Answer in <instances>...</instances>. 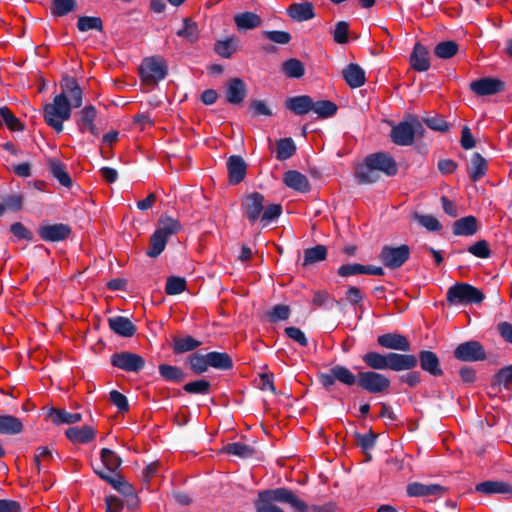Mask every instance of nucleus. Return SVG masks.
Wrapping results in <instances>:
<instances>
[{"label": "nucleus", "instance_id": "423d86ee", "mask_svg": "<svg viewBox=\"0 0 512 512\" xmlns=\"http://www.w3.org/2000/svg\"><path fill=\"white\" fill-rule=\"evenodd\" d=\"M318 380L326 390H329L336 381L346 386H353L359 383V372L355 375L348 367L335 365L328 373H319Z\"/></svg>", "mask_w": 512, "mask_h": 512}, {"label": "nucleus", "instance_id": "2f4dec72", "mask_svg": "<svg viewBox=\"0 0 512 512\" xmlns=\"http://www.w3.org/2000/svg\"><path fill=\"white\" fill-rule=\"evenodd\" d=\"M49 173L55 178L63 187L71 188L72 179L66 170V166L57 158H49L47 161Z\"/></svg>", "mask_w": 512, "mask_h": 512}, {"label": "nucleus", "instance_id": "dca6fc26", "mask_svg": "<svg viewBox=\"0 0 512 512\" xmlns=\"http://www.w3.org/2000/svg\"><path fill=\"white\" fill-rule=\"evenodd\" d=\"M469 87L478 96H490L503 92L505 82L498 78L483 77L472 81Z\"/></svg>", "mask_w": 512, "mask_h": 512}, {"label": "nucleus", "instance_id": "7c9ffc66", "mask_svg": "<svg viewBox=\"0 0 512 512\" xmlns=\"http://www.w3.org/2000/svg\"><path fill=\"white\" fill-rule=\"evenodd\" d=\"M65 436L73 443L87 444L95 439L96 431L89 425L69 427L65 431Z\"/></svg>", "mask_w": 512, "mask_h": 512}, {"label": "nucleus", "instance_id": "4c0bfd02", "mask_svg": "<svg viewBox=\"0 0 512 512\" xmlns=\"http://www.w3.org/2000/svg\"><path fill=\"white\" fill-rule=\"evenodd\" d=\"M234 22L239 31H246L259 27L262 24L261 17L250 11L236 14L234 16Z\"/></svg>", "mask_w": 512, "mask_h": 512}, {"label": "nucleus", "instance_id": "3c124183", "mask_svg": "<svg viewBox=\"0 0 512 512\" xmlns=\"http://www.w3.org/2000/svg\"><path fill=\"white\" fill-rule=\"evenodd\" d=\"M0 205L3 207V215L6 211L18 212L23 207V196L20 193L5 194L1 197Z\"/></svg>", "mask_w": 512, "mask_h": 512}, {"label": "nucleus", "instance_id": "6e6d98bb", "mask_svg": "<svg viewBox=\"0 0 512 512\" xmlns=\"http://www.w3.org/2000/svg\"><path fill=\"white\" fill-rule=\"evenodd\" d=\"M77 28L81 32L89 30L103 31V21L97 16H80L77 20Z\"/></svg>", "mask_w": 512, "mask_h": 512}, {"label": "nucleus", "instance_id": "774afa93", "mask_svg": "<svg viewBox=\"0 0 512 512\" xmlns=\"http://www.w3.org/2000/svg\"><path fill=\"white\" fill-rule=\"evenodd\" d=\"M262 35L265 39L280 45H286L292 39V36L288 31L282 30H265L262 32Z\"/></svg>", "mask_w": 512, "mask_h": 512}, {"label": "nucleus", "instance_id": "ddd939ff", "mask_svg": "<svg viewBox=\"0 0 512 512\" xmlns=\"http://www.w3.org/2000/svg\"><path fill=\"white\" fill-rule=\"evenodd\" d=\"M453 356L462 362H478L484 361L487 358L484 346L476 340L460 343L454 349Z\"/></svg>", "mask_w": 512, "mask_h": 512}, {"label": "nucleus", "instance_id": "338daca9", "mask_svg": "<svg viewBox=\"0 0 512 512\" xmlns=\"http://www.w3.org/2000/svg\"><path fill=\"white\" fill-rule=\"evenodd\" d=\"M355 438L357 440V444L361 447V449L364 452H368L375 447L378 434L374 433L372 430H369L365 434L356 432Z\"/></svg>", "mask_w": 512, "mask_h": 512}, {"label": "nucleus", "instance_id": "a878e982", "mask_svg": "<svg viewBox=\"0 0 512 512\" xmlns=\"http://www.w3.org/2000/svg\"><path fill=\"white\" fill-rule=\"evenodd\" d=\"M410 65L417 72H424L430 68V57L428 49L416 42L410 55Z\"/></svg>", "mask_w": 512, "mask_h": 512}, {"label": "nucleus", "instance_id": "20e7f679", "mask_svg": "<svg viewBox=\"0 0 512 512\" xmlns=\"http://www.w3.org/2000/svg\"><path fill=\"white\" fill-rule=\"evenodd\" d=\"M72 115L70 100L65 93H60L53 98L51 103L43 107V117L48 126L60 133L64 129V121Z\"/></svg>", "mask_w": 512, "mask_h": 512}, {"label": "nucleus", "instance_id": "bf43d9fd", "mask_svg": "<svg viewBox=\"0 0 512 512\" xmlns=\"http://www.w3.org/2000/svg\"><path fill=\"white\" fill-rule=\"evenodd\" d=\"M0 117L10 131L24 130V125L7 106L0 107Z\"/></svg>", "mask_w": 512, "mask_h": 512}, {"label": "nucleus", "instance_id": "9b49d317", "mask_svg": "<svg viewBox=\"0 0 512 512\" xmlns=\"http://www.w3.org/2000/svg\"><path fill=\"white\" fill-rule=\"evenodd\" d=\"M36 231L40 239L48 243L65 241L72 234L70 225L65 223H50L48 221H42Z\"/></svg>", "mask_w": 512, "mask_h": 512}, {"label": "nucleus", "instance_id": "4d7b16f0", "mask_svg": "<svg viewBox=\"0 0 512 512\" xmlns=\"http://www.w3.org/2000/svg\"><path fill=\"white\" fill-rule=\"evenodd\" d=\"M319 118L326 119L333 117L337 111L338 106L330 100H319L314 102V108L312 109Z\"/></svg>", "mask_w": 512, "mask_h": 512}, {"label": "nucleus", "instance_id": "37998d69", "mask_svg": "<svg viewBox=\"0 0 512 512\" xmlns=\"http://www.w3.org/2000/svg\"><path fill=\"white\" fill-rule=\"evenodd\" d=\"M222 451L241 459L252 458L256 453L253 447L242 442L228 443L223 447Z\"/></svg>", "mask_w": 512, "mask_h": 512}, {"label": "nucleus", "instance_id": "49530a36", "mask_svg": "<svg viewBox=\"0 0 512 512\" xmlns=\"http://www.w3.org/2000/svg\"><path fill=\"white\" fill-rule=\"evenodd\" d=\"M77 8L76 0H51V14L54 17H62L74 12Z\"/></svg>", "mask_w": 512, "mask_h": 512}, {"label": "nucleus", "instance_id": "603ef678", "mask_svg": "<svg viewBox=\"0 0 512 512\" xmlns=\"http://www.w3.org/2000/svg\"><path fill=\"white\" fill-rule=\"evenodd\" d=\"M459 45L453 40L439 42L434 48V55L440 59H450L457 54Z\"/></svg>", "mask_w": 512, "mask_h": 512}, {"label": "nucleus", "instance_id": "b1692460", "mask_svg": "<svg viewBox=\"0 0 512 512\" xmlns=\"http://www.w3.org/2000/svg\"><path fill=\"white\" fill-rule=\"evenodd\" d=\"M285 108L297 116L308 114L314 108V101L309 95H298L285 100Z\"/></svg>", "mask_w": 512, "mask_h": 512}, {"label": "nucleus", "instance_id": "c03bdc74", "mask_svg": "<svg viewBox=\"0 0 512 512\" xmlns=\"http://www.w3.org/2000/svg\"><path fill=\"white\" fill-rule=\"evenodd\" d=\"M101 462L107 473L115 474L122 464V459L113 450L103 448L100 452Z\"/></svg>", "mask_w": 512, "mask_h": 512}, {"label": "nucleus", "instance_id": "f03ea898", "mask_svg": "<svg viewBox=\"0 0 512 512\" xmlns=\"http://www.w3.org/2000/svg\"><path fill=\"white\" fill-rule=\"evenodd\" d=\"M376 171L392 177L397 174L398 165L389 153L376 152L369 154L365 157L364 164L356 169L358 184L375 183L379 178Z\"/></svg>", "mask_w": 512, "mask_h": 512}, {"label": "nucleus", "instance_id": "a211bd4d", "mask_svg": "<svg viewBox=\"0 0 512 512\" xmlns=\"http://www.w3.org/2000/svg\"><path fill=\"white\" fill-rule=\"evenodd\" d=\"M417 128L411 122L402 121L393 126L390 132L391 141L399 146H409L414 142Z\"/></svg>", "mask_w": 512, "mask_h": 512}, {"label": "nucleus", "instance_id": "a19ab883", "mask_svg": "<svg viewBox=\"0 0 512 512\" xmlns=\"http://www.w3.org/2000/svg\"><path fill=\"white\" fill-rule=\"evenodd\" d=\"M208 364L211 368L227 371L233 368V360L226 352L212 351L208 353Z\"/></svg>", "mask_w": 512, "mask_h": 512}, {"label": "nucleus", "instance_id": "1a4fd4ad", "mask_svg": "<svg viewBox=\"0 0 512 512\" xmlns=\"http://www.w3.org/2000/svg\"><path fill=\"white\" fill-rule=\"evenodd\" d=\"M378 257L386 268L395 270L403 266L410 258V247L406 244L399 246L385 245L381 248Z\"/></svg>", "mask_w": 512, "mask_h": 512}, {"label": "nucleus", "instance_id": "39448f33", "mask_svg": "<svg viewBox=\"0 0 512 512\" xmlns=\"http://www.w3.org/2000/svg\"><path fill=\"white\" fill-rule=\"evenodd\" d=\"M485 299L484 293L475 286L458 282L450 286L446 293V300L450 305L479 304Z\"/></svg>", "mask_w": 512, "mask_h": 512}, {"label": "nucleus", "instance_id": "8fccbe9b", "mask_svg": "<svg viewBox=\"0 0 512 512\" xmlns=\"http://www.w3.org/2000/svg\"><path fill=\"white\" fill-rule=\"evenodd\" d=\"M187 362L190 366V369L196 375H201L205 373L210 367L208 364V353L200 354V353H192L188 356Z\"/></svg>", "mask_w": 512, "mask_h": 512}, {"label": "nucleus", "instance_id": "a18cd8bd", "mask_svg": "<svg viewBox=\"0 0 512 512\" xmlns=\"http://www.w3.org/2000/svg\"><path fill=\"white\" fill-rule=\"evenodd\" d=\"M178 37L187 40L189 43H195L199 39V29L197 23L191 18L183 19V27L176 32Z\"/></svg>", "mask_w": 512, "mask_h": 512}, {"label": "nucleus", "instance_id": "79ce46f5", "mask_svg": "<svg viewBox=\"0 0 512 512\" xmlns=\"http://www.w3.org/2000/svg\"><path fill=\"white\" fill-rule=\"evenodd\" d=\"M327 253V247L322 244H318L314 247L305 249L302 266L309 267L315 263L324 261L327 257Z\"/></svg>", "mask_w": 512, "mask_h": 512}, {"label": "nucleus", "instance_id": "cd10ccee", "mask_svg": "<svg viewBox=\"0 0 512 512\" xmlns=\"http://www.w3.org/2000/svg\"><path fill=\"white\" fill-rule=\"evenodd\" d=\"M342 76L347 85L352 88H359L366 82L364 69L355 63H350L342 70Z\"/></svg>", "mask_w": 512, "mask_h": 512}, {"label": "nucleus", "instance_id": "5701e85b", "mask_svg": "<svg viewBox=\"0 0 512 512\" xmlns=\"http://www.w3.org/2000/svg\"><path fill=\"white\" fill-rule=\"evenodd\" d=\"M108 326L116 335L131 338L137 332L135 324L125 316H113L108 318Z\"/></svg>", "mask_w": 512, "mask_h": 512}, {"label": "nucleus", "instance_id": "13d9d810", "mask_svg": "<svg viewBox=\"0 0 512 512\" xmlns=\"http://www.w3.org/2000/svg\"><path fill=\"white\" fill-rule=\"evenodd\" d=\"M167 242L166 238L154 231L150 236L149 249L147 250L146 255L151 258L158 257L164 251Z\"/></svg>", "mask_w": 512, "mask_h": 512}, {"label": "nucleus", "instance_id": "e2e57ef3", "mask_svg": "<svg viewBox=\"0 0 512 512\" xmlns=\"http://www.w3.org/2000/svg\"><path fill=\"white\" fill-rule=\"evenodd\" d=\"M312 303L318 307H325L332 309L335 306H340V301L333 298L327 291H316L313 296Z\"/></svg>", "mask_w": 512, "mask_h": 512}, {"label": "nucleus", "instance_id": "69168bd1", "mask_svg": "<svg viewBox=\"0 0 512 512\" xmlns=\"http://www.w3.org/2000/svg\"><path fill=\"white\" fill-rule=\"evenodd\" d=\"M282 205L279 203H273L264 205V209L261 214V223L263 226L268 225L271 221L276 220L282 214Z\"/></svg>", "mask_w": 512, "mask_h": 512}, {"label": "nucleus", "instance_id": "2eb2a0df", "mask_svg": "<svg viewBox=\"0 0 512 512\" xmlns=\"http://www.w3.org/2000/svg\"><path fill=\"white\" fill-rule=\"evenodd\" d=\"M265 197L260 192H252L243 199L241 203V210L243 216L254 224L260 218L264 209Z\"/></svg>", "mask_w": 512, "mask_h": 512}, {"label": "nucleus", "instance_id": "bb28decb", "mask_svg": "<svg viewBox=\"0 0 512 512\" xmlns=\"http://www.w3.org/2000/svg\"><path fill=\"white\" fill-rule=\"evenodd\" d=\"M283 183L300 193H308L311 190L307 177L297 170L286 171L283 175Z\"/></svg>", "mask_w": 512, "mask_h": 512}, {"label": "nucleus", "instance_id": "de8ad7c7", "mask_svg": "<svg viewBox=\"0 0 512 512\" xmlns=\"http://www.w3.org/2000/svg\"><path fill=\"white\" fill-rule=\"evenodd\" d=\"M296 144L292 138H282L277 141L276 158L279 161L290 159L296 153Z\"/></svg>", "mask_w": 512, "mask_h": 512}, {"label": "nucleus", "instance_id": "0e129e2a", "mask_svg": "<svg viewBox=\"0 0 512 512\" xmlns=\"http://www.w3.org/2000/svg\"><path fill=\"white\" fill-rule=\"evenodd\" d=\"M414 218L419 225L423 226L428 231L439 232L442 229V224L433 215L415 213Z\"/></svg>", "mask_w": 512, "mask_h": 512}, {"label": "nucleus", "instance_id": "680f3d73", "mask_svg": "<svg viewBox=\"0 0 512 512\" xmlns=\"http://www.w3.org/2000/svg\"><path fill=\"white\" fill-rule=\"evenodd\" d=\"M183 390L189 394L207 395L210 393L211 383L206 379H199L186 383Z\"/></svg>", "mask_w": 512, "mask_h": 512}, {"label": "nucleus", "instance_id": "f257e3e1", "mask_svg": "<svg viewBox=\"0 0 512 512\" xmlns=\"http://www.w3.org/2000/svg\"><path fill=\"white\" fill-rule=\"evenodd\" d=\"M276 503L287 504L295 512H307L309 506L293 490L285 487L259 491L254 500L256 512H284Z\"/></svg>", "mask_w": 512, "mask_h": 512}, {"label": "nucleus", "instance_id": "864d4df0", "mask_svg": "<svg viewBox=\"0 0 512 512\" xmlns=\"http://www.w3.org/2000/svg\"><path fill=\"white\" fill-rule=\"evenodd\" d=\"M291 315V309L285 304H276L266 312L265 317L270 323L286 321Z\"/></svg>", "mask_w": 512, "mask_h": 512}, {"label": "nucleus", "instance_id": "7ed1b4c3", "mask_svg": "<svg viewBox=\"0 0 512 512\" xmlns=\"http://www.w3.org/2000/svg\"><path fill=\"white\" fill-rule=\"evenodd\" d=\"M365 365L373 371L391 370L401 372L417 367V358L414 354L388 352L385 354L369 351L362 356Z\"/></svg>", "mask_w": 512, "mask_h": 512}, {"label": "nucleus", "instance_id": "c9c22d12", "mask_svg": "<svg viewBox=\"0 0 512 512\" xmlns=\"http://www.w3.org/2000/svg\"><path fill=\"white\" fill-rule=\"evenodd\" d=\"M512 386V365H507L499 369L491 379L490 388L494 391L501 389H510Z\"/></svg>", "mask_w": 512, "mask_h": 512}, {"label": "nucleus", "instance_id": "09e8293b", "mask_svg": "<svg viewBox=\"0 0 512 512\" xmlns=\"http://www.w3.org/2000/svg\"><path fill=\"white\" fill-rule=\"evenodd\" d=\"M282 72L289 78L299 79L305 74V67L300 60L290 58L282 63Z\"/></svg>", "mask_w": 512, "mask_h": 512}, {"label": "nucleus", "instance_id": "58836bf2", "mask_svg": "<svg viewBox=\"0 0 512 512\" xmlns=\"http://www.w3.org/2000/svg\"><path fill=\"white\" fill-rule=\"evenodd\" d=\"M158 372L163 380L173 383H182L187 376L180 367L169 364H160Z\"/></svg>", "mask_w": 512, "mask_h": 512}, {"label": "nucleus", "instance_id": "e433bc0d", "mask_svg": "<svg viewBox=\"0 0 512 512\" xmlns=\"http://www.w3.org/2000/svg\"><path fill=\"white\" fill-rule=\"evenodd\" d=\"M181 228V223L177 219H174L171 216L165 214L158 219V225L155 232L162 235V237L166 238L168 241V239L172 235L177 234Z\"/></svg>", "mask_w": 512, "mask_h": 512}, {"label": "nucleus", "instance_id": "aec40b11", "mask_svg": "<svg viewBox=\"0 0 512 512\" xmlns=\"http://www.w3.org/2000/svg\"><path fill=\"white\" fill-rule=\"evenodd\" d=\"M417 364L419 363L422 371L433 377L443 375L440 359L437 354L431 350H420L416 356Z\"/></svg>", "mask_w": 512, "mask_h": 512}, {"label": "nucleus", "instance_id": "5fc2aeb1", "mask_svg": "<svg viewBox=\"0 0 512 512\" xmlns=\"http://www.w3.org/2000/svg\"><path fill=\"white\" fill-rule=\"evenodd\" d=\"M237 50V42L234 37L218 40L214 44V51L222 58L229 59Z\"/></svg>", "mask_w": 512, "mask_h": 512}, {"label": "nucleus", "instance_id": "0eeeda50", "mask_svg": "<svg viewBox=\"0 0 512 512\" xmlns=\"http://www.w3.org/2000/svg\"><path fill=\"white\" fill-rule=\"evenodd\" d=\"M94 472L108 484H110L115 490L128 499L130 507L134 508L138 504V497L136 495L134 487L125 480L123 476L118 473L110 474L107 473L103 468H93Z\"/></svg>", "mask_w": 512, "mask_h": 512}, {"label": "nucleus", "instance_id": "ea45409f", "mask_svg": "<svg viewBox=\"0 0 512 512\" xmlns=\"http://www.w3.org/2000/svg\"><path fill=\"white\" fill-rule=\"evenodd\" d=\"M22 421L13 415H0V434L17 435L23 431Z\"/></svg>", "mask_w": 512, "mask_h": 512}, {"label": "nucleus", "instance_id": "052dcab7", "mask_svg": "<svg viewBox=\"0 0 512 512\" xmlns=\"http://www.w3.org/2000/svg\"><path fill=\"white\" fill-rule=\"evenodd\" d=\"M187 282L184 277L170 276L167 278L165 293L167 295H178L186 290Z\"/></svg>", "mask_w": 512, "mask_h": 512}, {"label": "nucleus", "instance_id": "473e14b6", "mask_svg": "<svg viewBox=\"0 0 512 512\" xmlns=\"http://www.w3.org/2000/svg\"><path fill=\"white\" fill-rule=\"evenodd\" d=\"M478 229V220L472 215L462 217L452 224V232L455 236H472Z\"/></svg>", "mask_w": 512, "mask_h": 512}, {"label": "nucleus", "instance_id": "412c9836", "mask_svg": "<svg viewBox=\"0 0 512 512\" xmlns=\"http://www.w3.org/2000/svg\"><path fill=\"white\" fill-rule=\"evenodd\" d=\"M247 96V85L243 79L234 77L226 83V101L232 105H240Z\"/></svg>", "mask_w": 512, "mask_h": 512}, {"label": "nucleus", "instance_id": "6ab92c4d", "mask_svg": "<svg viewBox=\"0 0 512 512\" xmlns=\"http://www.w3.org/2000/svg\"><path fill=\"white\" fill-rule=\"evenodd\" d=\"M406 491L410 497L435 496L440 498L448 492V488L440 484H423L420 482H412L407 485Z\"/></svg>", "mask_w": 512, "mask_h": 512}, {"label": "nucleus", "instance_id": "6e6552de", "mask_svg": "<svg viewBox=\"0 0 512 512\" xmlns=\"http://www.w3.org/2000/svg\"><path fill=\"white\" fill-rule=\"evenodd\" d=\"M168 74V66L159 57L145 58L140 66V76L143 82L155 84L164 80Z\"/></svg>", "mask_w": 512, "mask_h": 512}, {"label": "nucleus", "instance_id": "393cba45", "mask_svg": "<svg viewBox=\"0 0 512 512\" xmlns=\"http://www.w3.org/2000/svg\"><path fill=\"white\" fill-rule=\"evenodd\" d=\"M46 420L51 421L54 425L75 424L82 420L80 413H70L65 409L48 407L46 409Z\"/></svg>", "mask_w": 512, "mask_h": 512}, {"label": "nucleus", "instance_id": "f704fd0d", "mask_svg": "<svg viewBox=\"0 0 512 512\" xmlns=\"http://www.w3.org/2000/svg\"><path fill=\"white\" fill-rule=\"evenodd\" d=\"M202 345V342L195 339L190 335L173 336L172 337V350L174 354L180 355L187 352H192Z\"/></svg>", "mask_w": 512, "mask_h": 512}, {"label": "nucleus", "instance_id": "f3484780", "mask_svg": "<svg viewBox=\"0 0 512 512\" xmlns=\"http://www.w3.org/2000/svg\"><path fill=\"white\" fill-rule=\"evenodd\" d=\"M377 344L387 350L407 353L411 350L408 338L398 332H389L377 337Z\"/></svg>", "mask_w": 512, "mask_h": 512}, {"label": "nucleus", "instance_id": "72a5a7b5", "mask_svg": "<svg viewBox=\"0 0 512 512\" xmlns=\"http://www.w3.org/2000/svg\"><path fill=\"white\" fill-rule=\"evenodd\" d=\"M475 491L485 494H509L512 495V485L504 481L488 480L478 483Z\"/></svg>", "mask_w": 512, "mask_h": 512}, {"label": "nucleus", "instance_id": "4468645a", "mask_svg": "<svg viewBox=\"0 0 512 512\" xmlns=\"http://www.w3.org/2000/svg\"><path fill=\"white\" fill-rule=\"evenodd\" d=\"M75 122L80 133L89 132L94 137L100 135V130L96 125L98 111L92 104H88L75 113Z\"/></svg>", "mask_w": 512, "mask_h": 512}, {"label": "nucleus", "instance_id": "c756f323", "mask_svg": "<svg viewBox=\"0 0 512 512\" xmlns=\"http://www.w3.org/2000/svg\"><path fill=\"white\" fill-rule=\"evenodd\" d=\"M487 171V160L479 152H474L467 167L470 180L474 183L479 181L486 175Z\"/></svg>", "mask_w": 512, "mask_h": 512}, {"label": "nucleus", "instance_id": "4be33fe9", "mask_svg": "<svg viewBox=\"0 0 512 512\" xmlns=\"http://www.w3.org/2000/svg\"><path fill=\"white\" fill-rule=\"evenodd\" d=\"M227 170L229 183L237 185L245 179L247 164L241 156L232 155L227 160Z\"/></svg>", "mask_w": 512, "mask_h": 512}, {"label": "nucleus", "instance_id": "f8f14e48", "mask_svg": "<svg viewBox=\"0 0 512 512\" xmlns=\"http://www.w3.org/2000/svg\"><path fill=\"white\" fill-rule=\"evenodd\" d=\"M110 364L125 372L138 373L145 367V359L137 353L121 351L110 356Z\"/></svg>", "mask_w": 512, "mask_h": 512}, {"label": "nucleus", "instance_id": "c85d7f7f", "mask_svg": "<svg viewBox=\"0 0 512 512\" xmlns=\"http://www.w3.org/2000/svg\"><path fill=\"white\" fill-rule=\"evenodd\" d=\"M287 14L297 22H304L315 17L314 5L312 2L292 3L287 8Z\"/></svg>", "mask_w": 512, "mask_h": 512}, {"label": "nucleus", "instance_id": "9d476101", "mask_svg": "<svg viewBox=\"0 0 512 512\" xmlns=\"http://www.w3.org/2000/svg\"><path fill=\"white\" fill-rule=\"evenodd\" d=\"M391 385L390 379L373 370L360 371L358 387L370 394H383Z\"/></svg>", "mask_w": 512, "mask_h": 512}]
</instances>
